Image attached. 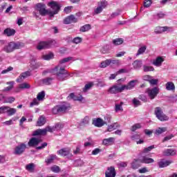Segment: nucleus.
<instances>
[{
  "instance_id": "3",
  "label": "nucleus",
  "mask_w": 177,
  "mask_h": 177,
  "mask_svg": "<svg viewBox=\"0 0 177 177\" xmlns=\"http://www.w3.org/2000/svg\"><path fill=\"white\" fill-rule=\"evenodd\" d=\"M21 48H24V43L21 41H10L3 48V50L6 53H12L16 49H21Z\"/></svg>"
},
{
  "instance_id": "24",
  "label": "nucleus",
  "mask_w": 177,
  "mask_h": 177,
  "mask_svg": "<svg viewBox=\"0 0 177 177\" xmlns=\"http://www.w3.org/2000/svg\"><path fill=\"white\" fill-rule=\"evenodd\" d=\"M143 66V62L142 60L137 59L133 62V67L134 70H140Z\"/></svg>"
},
{
  "instance_id": "59",
  "label": "nucleus",
  "mask_w": 177,
  "mask_h": 177,
  "mask_svg": "<svg viewBox=\"0 0 177 177\" xmlns=\"http://www.w3.org/2000/svg\"><path fill=\"white\" fill-rule=\"evenodd\" d=\"M151 3H153L152 0H145L144 1V7L150 8V6H151Z\"/></svg>"
},
{
  "instance_id": "6",
  "label": "nucleus",
  "mask_w": 177,
  "mask_h": 177,
  "mask_svg": "<svg viewBox=\"0 0 177 177\" xmlns=\"http://www.w3.org/2000/svg\"><path fill=\"white\" fill-rule=\"evenodd\" d=\"M146 93L148 95V97L151 100L156 99L158 93H160V88L156 86L153 88H148L146 90Z\"/></svg>"
},
{
  "instance_id": "44",
  "label": "nucleus",
  "mask_w": 177,
  "mask_h": 177,
  "mask_svg": "<svg viewBox=\"0 0 177 177\" xmlns=\"http://www.w3.org/2000/svg\"><path fill=\"white\" fill-rule=\"evenodd\" d=\"M91 30V25L86 24L80 28V31L82 32H86V31H89Z\"/></svg>"
},
{
  "instance_id": "64",
  "label": "nucleus",
  "mask_w": 177,
  "mask_h": 177,
  "mask_svg": "<svg viewBox=\"0 0 177 177\" xmlns=\"http://www.w3.org/2000/svg\"><path fill=\"white\" fill-rule=\"evenodd\" d=\"M109 60L110 62V64H117V65L120 64V60H118V59H109Z\"/></svg>"
},
{
  "instance_id": "13",
  "label": "nucleus",
  "mask_w": 177,
  "mask_h": 177,
  "mask_svg": "<svg viewBox=\"0 0 177 177\" xmlns=\"http://www.w3.org/2000/svg\"><path fill=\"white\" fill-rule=\"evenodd\" d=\"M77 21L78 19L73 15H71L64 19V24H71V23H77Z\"/></svg>"
},
{
  "instance_id": "39",
  "label": "nucleus",
  "mask_w": 177,
  "mask_h": 177,
  "mask_svg": "<svg viewBox=\"0 0 177 177\" xmlns=\"http://www.w3.org/2000/svg\"><path fill=\"white\" fill-rule=\"evenodd\" d=\"M114 140V138H105L103 140V145H104V146H107L109 143H113Z\"/></svg>"
},
{
  "instance_id": "5",
  "label": "nucleus",
  "mask_w": 177,
  "mask_h": 177,
  "mask_svg": "<svg viewBox=\"0 0 177 177\" xmlns=\"http://www.w3.org/2000/svg\"><path fill=\"white\" fill-rule=\"evenodd\" d=\"M154 114L159 121H168L169 120V118L162 112L161 107L155 108Z\"/></svg>"
},
{
  "instance_id": "42",
  "label": "nucleus",
  "mask_w": 177,
  "mask_h": 177,
  "mask_svg": "<svg viewBox=\"0 0 177 177\" xmlns=\"http://www.w3.org/2000/svg\"><path fill=\"white\" fill-rule=\"evenodd\" d=\"M45 98V91H41L37 94V99L39 102L44 100Z\"/></svg>"
},
{
  "instance_id": "11",
  "label": "nucleus",
  "mask_w": 177,
  "mask_h": 177,
  "mask_svg": "<svg viewBox=\"0 0 177 177\" xmlns=\"http://www.w3.org/2000/svg\"><path fill=\"white\" fill-rule=\"evenodd\" d=\"M138 80H131L127 85H122L123 91H131L133 89L136 85Z\"/></svg>"
},
{
  "instance_id": "46",
  "label": "nucleus",
  "mask_w": 177,
  "mask_h": 177,
  "mask_svg": "<svg viewBox=\"0 0 177 177\" xmlns=\"http://www.w3.org/2000/svg\"><path fill=\"white\" fill-rule=\"evenodd\" d=\"M52 81H53V79L51 77H46L42 80V82L45 85H50V84H52Z\"/></svg>"
},
{
  "instance_id": "57",
  "label": "nucleus",
  "mask_w": 177,
  "mask_h": 177,
  "mask_svg": "<svg viewBox=\"0 0 177 177\" xmlns=\"http://www.w3.org/2000/svg\"><path fill=\"white\" fill-rule=\"evenodd\" d=\"M74 165L75 167H82V165H84V161L81 159L75 160Z\"/></svg>"
},
{
  "instance_id": "53",
  "label": "nucleus",
  "mask_w": 177,
  "mask_h": 177,
  "mask_svg": "<svg viewBox=\"0 0 177 177\" xmlns=\"http://www.w3.org/2000/svg\"><path fill=\"white\" fill-rule=\"evenodd\" d=\"M140 128H142V125L139 123H137L131 127V131L132 132H135V131H136V129H140Z\"/></svg>"
},
{
  "instance_id": "30",
  "label": "nucleus",
  "mask_w": 177,
  "mask_h": 177,
  "mask_svg": "<svg viewBox=\"0 0 177 177\" xmlns=\"http://www.w3.org/2000/svg\"><path fill=\"white\" fill-rule=\"evenodd\" d=\"M165 87L167 91H175V84L172 82H167L165 84Z\"/></svg>"
},
{
  "instance_id": "2",
  "label": "nucleus",
  "mask_w": 177,
  "mask_h": 177,
  "mask_svg": "<svg viewBox=\"0 0 177 177\" xmlns=\"http://www.w3.org/2000/svg\"><path fill=\"white\" fill-rule=\"evenodd\" d=\"M48 6L53 9V11L48 10L45 8V4L37 3L36 5L37 11L39 12L41 16H46V15H49L50 17H53L55 15H57L62 6L57 1H50L48 3Z\"/></svg>"
},
{
  "instance_id": "33",
  "label": "nucleus",
  "mask_w": 177,
  "mask_h": 177,
  "mask_svg": "<svg viewBox=\"0 0 177 177\" xmlns=\"http://www.w3.org/2000/svg\"><path fill=\"white\" fill-rule=\"evenodd\" d=\"M55 57V55H53V53H50L47 55H42L41 59L44 60H52Z\"/></svg>"
},
{
  "instance_id": "7",
  "label": "nucleus",
  "mask_w": 177,
  "mask_h": 177,
  "mask_svg": "<svg viewBox=\"0 0 177 177\" xmlns=\"http://www.w3.org/2000/svg\"><path fill=\"white\" fill-rule=\"evenodd\" d=\"M26 149H27V145L21 142L15 147L13 154L15 156H21L26 151Z\"/></svg>"
},
{
  "instance_id": "50",
  "label": "nucleus",
  "mask_w": 177,
  "mask_h": 177,
  "mask_svg": "<svg viewBox=\"0 0 177 177\" xmlns=\"http://www.w3.org/2000/svg\"><path fill=\"white\" fill-rule=\"evenodd\" d=\"M34 168H35V165H34V163H30L26 166V169H27V171H30V172H32V171H34Z\"/></svg>"
},
{
  "instance_id": "20",
  "label": "nucleus",
  "mask_w": 177,
  "mask_h": 177,
  "mask_svg": "<svg viewBox=\"0 0 177 177\" xmlns=\"http://www.w3.org/2000/svg\"><path fill=\"white\" fill-rule=\"evenodd\" d=\"M57 158V156L55 154L50 155L46 160L45 162L46 165H50V164H53L55 160Z\"/></svg>"
},
{
  "instance_id": "18",
  "label": "nucleus",
  "mask_w": 177,
  "mask_h": 177,
  "mask_svg": "<svg viewBox=\"0 0 177 177\" xmlns=\"http://www.w3.org/2000/svg\"><path fill=\"white\" fill-rule=\"evenodd\" d=\"M140 162L142 164H153V162H154V159L149 158L147 156H142L140 159Z\"/></svg>"
},
{
  "instance_id": "25",
  "label": "nucleus",
  "mask_w": 177,
  "mask_h": 177,
  "mask_svg": "<svg viewBox=\"0 0 177 177\" xmlns=\"http://www.w3.org/2000/svg\"><path fill=\"white\" fill-rule=\"evenodd\" d=\"M59 108V113H67L68 110H70L69 104H64L62 105H58Z\"/></svg>"
},
{
  "instance_id": "35",
  "label": "nucleus",
  "mask_w": 177,
  "mask_h": 177,
  "mask_svg": "<svg viewBox=\"0 0 177 177\" xmlns=\"http://www.w3.org/2000/svg\"><path fill=\"white\" fill-rule=\"evenodd\" d=\"M112 44L115 46L122 45L124 44V39L122 38H117L112 41Z\"/></svg>"
},
{
  "instance_id": "15",
  "label": "nucleus",
  "mask_w": 177,
  "mask_h": 177,
  "mask_svg": "<svg viewBox=\"0 0 177 177\" xmlns=\"http://www.w3.org/2000/svg\"><path fill=\"white\" fill-rule=\"evenodd\" d=\"M170 164H172L171 160H166L165 159H161L158 162V167L159 168H165L166 167H168Z\"/></svg>"
},
{
  "instance_id": "52",
  "label": "nucleus",
  "mask_w": 177,
  "mask_h": 177,
  "mask_svg": "<svg viewBox=\"0 0 177 177\" xmlns=\"http://www.w3.org/2000/svg\"><path fill=\"white\" fill-rule=\"evenodd\" d=\"M107 66H110V61L109 59H106L102 62H101L100 67L101 68H106Z\"/></svg>"
},
{
  "instance_id": "12",
  "label": "nucleus",
  "mask_w": 177,
  "mask_h": 177,
  "mask_svg": "<svg viewBox=\"0 0 177 177\" xmlns=\"http://www.w3.org/2000/svg\"><path fill=\"white\" fill-rule=\"evenodd\" d=\"M41 142H42V140L40 138L33 137L29 140L28 145L29 147H34L35 146H38Z\"/></svg>"
},
{
  "instance_id": "26",
  "label": "nucleus",
  "mask_w": 177,
  "mask_h": 177,
  "mask_svg": "<svg viewBox=\"0 0 177 177\" xmlns=\"http://www.w3.org/2000/svg\"><path fill=\"white\" fill-rule=\"evenodd\" d=\"M163 62H164V58H162V57H158L156 59V60L153 62V64L156 67H161V65L162 64Z\"/></svg>"
},
{
  "instance_id": "40",
  "label": "nucleus",
  "mask_w": 177,
  "mask_h": 177,
  "mask_svg": "<svg viewBox=\"0 0 177 177\" xmlns=\"http://www.w3.org/2000/svg\"><path fill=\"white\" fill-rule=\"evenodd\" d=\"M143 71L145 73H148L149 71H154V67L151 66L144 65Z\"/></svg>"
},
{
  "instance_id": "22",
  "label": "nucleus",
  "mask_w": 177,
  "mask_h": 177,
  "mask_svg": "<svg viewBox=\"0 0 177 177\" xmlns=\"http://www.w3.org/2000/svg\"><path fill=\"white\" fill-rule=\"evenodd\" d=\"M16 34V30L10 28H7L3 31V35L7 37H13Z\"/></svg>"
},
{
  "instance_id": "37",
  "label": "nucleus",
  "mask_w": 177,
  "mask_h": 177,
  "mask_svg": "<svg viewBox=\"0 0 177 177\" xmlns=\"http://www.w3.org/2000/svg\"><path fill=\"white\" fill-rule=\"evenodd\" d=\"M50 171H52V172H54V174H59V172H60L62 169H60V167L55 165L50 167Z\"/></svg>"
},
{
  "instance_id": "34",
  "label": "nucleus",
  "mask_w": 177,
  "mask_h": 177,
  "mask_svg": "<svg viewBox=\"0 0 177 177\" xmlns=\"http://www.w3.org/2000/svg\"><path fill=\"white\" fill-rule=\"evenodd\" d=\"M146 49H147V46H141L137 53L136 54V56H140V55H143V53H145L146 52Z\"/></svg>"
},
{
  "instance_id": "47",
  "label": "nucleus",
  "mask_w": 177,
  "mask_h": 177,
  "mask_svg": "<svg viewBox=\"0 0 177 177\" xmlns=\"http://www.w3.org/2000/svg\"><path fill=\"white\" fill-rule=\"evenodd\" d=\"M89 121H91V118L88 116L84 117L81 121L82 125H88L89 124Z\"/></svg>"
},
{
  "instance_id": "60",
  "label": "nucleus",
  "mask_w": 177,
  "mask_h": 177,
  "mask_svg": "<svg viewBox=\"0 0 177 177\" xmlns=\"http://www.w3.org/2000/svg\"><path fill=\"white\" fill-rule=\"evenodd\" d=\"M53 114H59L60 113V109L59 108V105L55 106L52 109Z\"/></svg>"
},
{
  "instance_id": "19",
  "label": "nucleus",
  "mask_w": 177,
  "mask_h": 177,
  "mask_svg": "<svg viewBox=\"0 0 177 177\" xmlns=\"http://www.w3.org/2000/svg\"><path fill=\"white\" fill-rule=\"evenodd\" d=\"M106 177H115V169L113 167H109L105 173Z\"/></svg>"
},
{
  "instance_id": "1",
  "label": "nucleus",
  "mask_w": 177,
  "mask_h": 177,
  "mask_svg": "<svg viewBox=\"0 0 177 177\" xmlns=\"http://www.w3.org/2000/svg\"><path fill=\"white\" fill-rule=\"evenodd\" d=\"M73 60L75 62V59L73 57H68L59 61V64L55 68L53 69L54 75H56L58 81H65L68 78V72L66 70V66L64 64L68 63V62Z\"/></svg>"
},
{
  "instance_id": "8",
  "label": "nucleus",
  "mask_w": 177,
  "mask_h": 177,
  "mask_svg": "<svg viewBox=\"0 0 177 177\" xmlns=\"http://www.w3.org/2000/svg\"><path fill=\"white\" fill-rule=\"evenodd\" d=\"M108 92L111 95H117V93L124 92V90L122 86H120L118 84H114L108 89Z\"/></svg>"
},
{
  "instance_id": "29",
  "label": "nucleus",
  "mask_w": 177,
  "mask_h": 177,
  "mask_svg": "<svg viewBox=\"0 0 177 177\" xmlns=\"http://www.w3.org/2000/svg\"><path fill=\"white\" fill-rule=\"evenodd\" d=\"M110 50H111V46L109 44H105L101 49V53L104 55L106 53H110Z\"/></svg>"
},
{
  "instance_id": "16",
  "label": "nucleus",
  "mask_w": 177,
  "mask_h": 177,
  "mask_svg": "<svg viewBox=\"0 0 177 177\" xmlns=\"http://www.w3.org/2000/svg\"><path fill=\"white\" fill-rule=\"evenodd\" d=\"M163 156L169 157L172 156H176V150L174 149H167L163 151Z\"/></svg>"
},
{
  "instance_id": "54",
  "label": "nucleus",
  "mask_w": 177,
  "mask_h": 177,
  "mask_svg": "<svg viewBox=\"0 0 177 177\" xmlns=\"http://www.w3.org/2000/svg\"><path fill=\"white\" fill-rule=\"evenodd\" d=\"M9 110V106H1L0 107V114H5V113H8V111Z\"/></svg>"
},
{
  "instance_id": "14",
  "label": "nucleus",
  "mask_w": 177,
  "mask_h": 177,
  "mask_svg": "<svg viewBox=\"0 0 177 177\" xmlns=\"http://www.w3.org/2000/svg\"><path fill=\"white\" fill-rule=\"evenodd\" d=\"M104 124H106V122H104V120H103V119L100 118L94 119L93 120V125L97 127V128H102V127H103Z\"/></svg>"
},
{
  "instance_id": "63",
  "label": "nucleus",
  "mask_w": 177,
  "mask_h": 177,
  "mask_svg": "<svg viewBox=\"0 0 177 177\" xmlns=\"http://www.w3.org/2000/svg\"><path fill=\"white\" fill-rule=\"evenodd\" d=\"M73 44H81L82 42V38L77 37H75L73 40Z\"/></svg>"
},
{
  "instance_id": "43",
  "label": "nucleus",
  "mask_w": 177,
  "mask_h": 177,
  "mask_svg": "<svg viewBox=\"0 0 177 177\" xmlns=\"http://www.w3.org/2000/svg\"><path fill=\"white\" fill-rule=\"evenodd\" d=\"M164 17H165V14L162 12H160L154 15V19H156V20L164 19Z\"/></svg>"
},
{
  "instance_id": "55",
  "label": "nucleus",
  "mask_w": 177,
  "mask_h": 177,
  "mask_svg": "<svg viewBox=\"0 0 177 177\" xmlns=\"http://www.w3.org/2000/svg\"><path fill=\"white\" fill-rule=\"evenodd\" d=\"M121 15V10H118L117 11L113 12L111 15L110 19H115V17H117L118 16H120Z\"/></svg>"
},
{
  "instance_id": "45",
  "label": "nucleus",
  "mask_w": 177,
  "mask_h": 177,
  "mask_svg": "<svg viewBox=\"0 0 177 177\" xmlns=\"http://www.w3.org/2000/svg\"><path fill=\"white\" fill-rule=\"evenodd\" d=\"M153 149H156V147L154 145H151L148 147L144 148L142 153L144 154H147V153H150V151L153 150Z\"/></svg>"
},
{
  "instance_id": "41",
  "label": "nucleus",
  "mask_w": 177,
  "mask_h": 177,
  "mask_svg": "<svg viewBox=\"0 0 177 177\" xmlns=\"http://www.w3.org/2000/svg\"><path fill=\"white\" fill-rule=\"evenodd\" d=\"M164 132H167V128L165 127H159L156 130V135H161V133H164Z\"/></svg>"
},
{
  "instance_id": "9",
  "label": "nucleus",
  "mask_w": 177,
  "mask_h": 177,
  "mask_svg": "<svg viewBox=\"0 0 177 177\" xmlns=\"http://www.w3.org/2000/svg\"><path fill=\"white\" fill-rule=\"evenodd\" d=\"M172 31V27L168 26H157L155 28V34H162V32H171Z\"/></svg>"
},
{
  "instance_id": "56",
  "label": "nucleus",
  "mask_w": 177,
  "mask_h": 177,
  "mask_svg": "<svg viewBox=\"0 0 177 177\" xmlns=\"http://www.w3.org/2000/svg\"><path fill=\"white\" fill-rule=\"evenodd\" d=\"M16 109L10 108L8 106V111L7 112L8 115H13V114H16Z\"/></svg>"
},
{
  "instance_id": "28",
  "label": "nucleus",
  "mask_w": 177,
  "mask_h": 177,
  "mask_svg": "<svg viewBox=\"0 0 177 177\" xmlns=\"http://www.w3.org/2000/svg\"><path fill=\"white\" fill-rule=\"evenodd\" d=\"M140 159H134L131 162V168L133 169H138L140 167Z\"/></svg>"
},
{
  "instance_id": "61",
  "label": "nucleus",
  "mask_w": 177,
  "mask_h": 177,
  "mask_svg": "<svg viewBox=\"0 0 177 177\" xmlns=\"http://www.w3.org/2000/svg\"><path fill=\"white\" fill-rule=\"evenodd\" d=\"M39 100H38V98H35L32 102L30 104V107H32L33 106H37V104H39Z\"/></svg>"
},
{
  "instance_id": "51",
  "label": "nucleus",
  "mask_w": 177,
  "mask_h": 177,
  "mask_svg": "<svg viewBox=\"0 0 177 177\" xmlns=\"http://www.w3.org/2000/svg\"><path fill=\"white\" fill-rule=\"evenodd\" d=\"M31 86L28 83H22L19 84V89H30Z\"/></svg>"
},
{
  "instance_id": "31",
  "label": "nucleus",
  "mask_w": 177,
  "mask_h": 177,
  "mask_svg": "<svg viewBox=\"0 0 177 177\" xmlns=\"http://www.w3.org/2000/svg\"><path fill=\"white\" fill-rule=\"evenodd\" d=\"M117 128H120V124L118 123H113L109 126H108V132H112V131H114L115 129H117Z\"/></svg>"
},
{
  "instance_id": "36",
  "label": "nucleus",
  "mask_w": 177,
  "mask_h": 177,
  "mask_svg": "<svg viewBox=\"0 0 177 177\" xmlns=\"http://www.w3.org/2000/svg\"><path fill=\"white\" fill-rule=\"evenodd\" d=\"M15 82H7L8 85H10L7 87H6L5 88H3V92H9V91H11V89L13 88V85H14Z\"/></svg>"
},
{
  "instance_id": "62",
  "label": "nucleus",
  "mask_w": 177,
  "mask_h": 177,
  "mask_svg": "<svg viewBox=\"0 0 177 177\" xmlns=\"http://www.w3.org/2000/svg\"><path fill=\"white\" fill-rule=\"evenodd\" d=\"M150 85H158V79H153V77L149 80Z\"/></svg>"
},
{
  "instance_id": "38",
  "label": "nucleus",
  "mask_w": 177,
  "mask_h": 177,
  "mask_svg": "<svg viewBox=\"0 0 177 177\" xmlns=\"http://www.w3.org/2000/svg\"><path fill=\"white\" fill-rule=\"evenodd\" d=\"M124 104V102H120V104H115V111L116 113H118V111H123L122 105Z\"/></svg>"
},
{
  "instance_id": "10",
  "label": "nucleus",
  "mask_w": 177,
  "mask_h": 177,
  "mask_svg": "<svg viewBox=\"0 0 177 177\" xmlns=\"http://www.w3.org/2000/svg\"><path fill=\"white\" fill-rule=\"evenodd\" d=\"M107 6V1H102L100 3H98L97 8L94 10V13L95 15H99V13H102L103 12V9Z\"/></svg>"
},
{
  "instance_id": "27",
  "label": "nucleus",
  "mask_w": 177,
  "mask_h": 177,
  "mask_svg": "<svg viewBox=\"0 0 177 177\" xmlns=\"http://www.w3.org/2000/svg\"><path fill=\"white\" fill-rule=\"evenodd\" d=\"M30 67L32 70H37V68H39V67H41V63L35 62V59L33 58L30 61Z\"/></svg>"
},
{
  "instance_id": "21",
  "label": "nucleus",
  "mask_w": 177,
  "mask_h": 177,
  "mask_svg": "<svg viewBox=\"0 0 177 177\" xmlns=\"http://www.w3.org/2000/svg\"><path fill=\"white\" fill-rule=\"evenodd\" d=\"M71 150V149H70V148H64L57 151V153L62 157H66V156H68V154H70Z\"/></svg>"
},
{
  "instance_id": "58",
  "label": "nucleus",
  "mask_w": 177,
  "mask_h": 177,
  "mask_svg": "<svg viewBox=\"0 0 177 177\" xmlns=\"http://www.w3.org/2000/svg\"><path fill=\"white\" fill-rule=\"evenodd\" d=\"M16 100L15 97H7L5 100L6 103H13Z\"/></svg>"
},
{
  "instance_id": "49",
  "label": "nucleus",
  "mask_w": 177,
  "mask_h": 177,
  "mask_svg": "<svg viewBox=\"0 0 177 177\" xmlns=\"http://www.w3.org/2000/svg\"><path fill=\"white\" fill-rule=\"evenodd\" d=\"M92 86H93V82H91L86 84L84 86V88H83V92H86V91H89V89H91V88H92Z\"/></svg>"
},
{
  "instance_id": "17",
  "label": "nucleus",
  "mask_w": 177,
  "mask_h": 177,
  "mask_svg": "<svg viewBox=\"0 0 177 177\" xmlns=\"http://www.w3.org/2000/svg\"><path fill=\"white\" fill-rule=\"evenodd\" d=\"M30 75H31V72L30 71H26L24 73H22L19 78L17 79V82H23V80L25 78H27V77H30Z\"/></svg>"
},
{
  "instance_id": "4",
  "label": "nucleus",
  "mask_w": 177,
  "mask_h": 177,
  "mask_svg": "<svg viewBox=\"0 0 177 177\" xmlns=\"http://www.w3.org/2000/svg\"><path fill=\"white\" fill-rule=\"evenodd\" d=\"M56 41L49 40L48 41H41L39 43L37 48L39 50H42V49H48L49 48H53L56 46Z\"/></svg>"
},
{
  "instance_id": "48",
  "label": "nucleus",
  "mask_w": 177,
  "mask_h": 177,
  "mask_svg": "<svg viewBox=\"0 0 177 177\" xmlns=\"http://www.w3.org/2000/svg\"><path fill=\"white\" fill-rule=\"evenodd\" d=\"M104 125H107V124H110V122H111V115H106L104 117Z\"/></svg>"
},
{
  "instance_id": "32",
  "label": "nucleus",
  "mask_w": 177,
  "mask_h": 177,
  "mask_svg": "<svg viewBox=\"0 0 177 177\" xmlns=\"http://www.w3.org/2000/svg\"><path fill=\"white\" fill-rule=\"evenodd\" d=\"M46 129H37V130H36L34 133H33V134H32V136H38V135H45L46 133Z\"/></svg>"
},
{
  "instance_id": "23",
  "label": "nucleus",
  "mask_w": 177,
  "mask_h": 177,
  "mask_svg": "<svg viewBox=\"0 0 177 177\" xmlns=\"http://www.w3.org/2000/svg\"><path fill=\"white\" fill-rule=\"evenodd\" d=\"M46 124V118H45V116L40 115L39 118L37 120V122L36 123L37 127H42Z\"/></svg>"
}]
</instances>
